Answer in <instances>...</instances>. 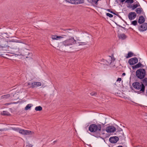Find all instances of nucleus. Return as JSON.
I'll return each instance as SVG.
<instances>
[{
  "label": "nucleus",
  "instance_id": "obj_1",
  "mask_svg": "<svg viewBox=\"0 0 147 147\" xmlns=\"http://www.w3.org/2000/svg\"><path fill=\"white\" fill-rule=\"evenodd\" d=\"M101 127L102 126L100 124H92L90 125L88 130L92 133V135L96 137L99 138L100 137L101 134H103L101 132Z\"/></svg>",
  "mask_w": 147,
  "mask_h": 147
},
{
  "label": "nucleus",
  "instance_id": "obj_2",
  "mask_svg": "<svg viewBox=\"0 0 147 147\" xmlns=\"http://www.w3.org/2000/svg\"><path fill=\"white\" fill-rule=\"evenodd\" d=\"M134 88L138 90H140V93H144L145 87L143 84H141L139 82H135L132 84Z\"/></svg>",
  "mask_w": 147,
  "mask_h": 147
},
{
  "label": "nucleus",
  "instance_id": "obj_3",
  "mask_svg": "<svg viewBox=\"0 0 147 147\" xmlns=\"http://www.w3.org/2000/svg\"><path fill=\"white\" fill-rule=\"evenodd\" d=\"M146 75V71L144 69H139L136 72V75L140 80L143 79Z\"/></svg>",
  "mask_w": 147,
  "mask_h": 147
},
{
  "label": "nucleus",
  "instance_id": "obj_4",
  "mask_svg": "<svg viewBox=\"0 0 147 147\" xmlns=\"http://www.w3.org/2000/svg\"><path fill=\"white\" fill-rule=\"evenodd\" d=\"M76 43V41L72 37L62 42L63 45L65 47L73 45Z\"/></svg>",
  "mask_w": 147,
  "mask_h": 147
},
{
  "label": "nucleus",
  "instance_id": "obj_5",
  "mask_svg": "<svg viewBox=\"0 0 147 147\" xmlns=\"http://www.w3.org/2000/svg\"><path fill=\"white\" fill-rule=\"evenodd\" d=\"M138 62V59L137 57L132 58L130 59L128 61V63L130 65H133L137 63Z\"/></svg>",
  "mask_w": 147,
  "mask_h": 147
},
{
  "label": "nucleus",
  "instance_id": "obj_6",
  "mask_svg": "<svg viewBox=\"0 0 147 147\" xmlns=\"http://www.w3.org/2000/svg\"><path fill=\"white\" fill-rule=\"evenodd\" d=\"M116 130V128L113 126L110 125L107 127L106 128V131L108 133L114 132Z\"/></svg>",
  "mask_w": 147,
  "mask_h": 147
},
{
  "label": "nucleus",
  "instance_id": "obj_7",
  "mask_svg": "<svg viewBox=\"0 0 147 147\" xmlns=\"http://www.w3.org/2000/svg\"><path fill=\"white\" fill-rule=\"evenodd\" d=\"M139 30L141 32H143L147 29V23H144L138 27Z\"/></svg>",
  "mask_w": 147,
  "mask_h": 147
},
{
  "label": "nucleus",
  "instance_id": "obj_8",
  "mask_svg": "<svg viewBox=\"0 0 147 147\" xmlns=\"http://www.w3.org/2000/svg\"><path fill=\"white\" fill-rule=\"evenodd\" d=\"M119 140L118 137L114 136L110 137L109 139V142L112 143H115Z\"/></svg>",
  "mask_w": 147,
  "mask_h": 147
},
{
  "label": "nucleus",
  "instance_id": "obj_9",
  "mask_svg": "<svg viewBox=\"0 0 147 147\" xmlns=\"http://www.w3.org/2000/svg\"><path fill=\"white\" fill-rule=\"evenodd\" d=\"M136 16V13L134 12H131L129 13L128 15L129 19L131 20L134 19Z\"/></svg>",
  "mask_w": 147,
  "mask_h": 147
},
{
  "label": "nucleus",
  "instance_id": "obj_10",
  "mask_svg": "<svg viewBox=\"0 0 147 147\" xmlns=\"http://www.w3.org/2000/svg\"><path fill=\"white\" fill-rule=\"evenodd\" d=\"M135 3H136V4H134L133 5H130L129 6H127V7L131 8L132 10H134L137 7L140 6V4L138 1H136Z\"/></svg>",
  "mask_w": 147,
  "mask_h": 147
},
{
  "label": "nucleus",
  "instance_id": "obj_11",
  "mask_svg": "<svg viewBox=\"0 0 147 147\" xmlns=\"http://www.w3.org/2000/svg\"><path fill=\"white\" fill-rule=\"evenodd\" d=\"M88 2L93 6L96 7L98 5V2L100 0H87Z\"/></svg>",
  "mask_w": 147,
  "mask_h": 147
},
{
  "label": "nucleus",
  "instance_id": "obj_12",
  "mask_svg": "<svg viewBox=\"0 0 147 147\" xmlns=\"http://www.w3.org/2000/svg\"><path fill=\"white\" fill-rule=\"evenodd\" d=\"M115 59L114 57L113 58L111 56H109L106 59L107 63L108 64H110L112 61H114L115 60Z\"/></svg>",
  "mask_w": 147,
  "mask_h": 147
},
{
  "label": "nucleus",
  "instance_id": "obj_13",
  "mask_svg": "<svg viewBox=\"0 0 147 147\" xmlns=\"http://www.w3.org/2000/svg\"><path fill=\"white\" fill-rule=\"evenodd\" d=\"M41 83L40 82H35L31 83L32 86L30 88H33L35 87H38L41 85Z\"/></svg>",
  "mask_w": 147,
  "mask_h": 147
},
{
  "label": "nucleus",
  "instance_id": "obj_14",
  "mask_svg": "<svg viewBox=\"0 0 147 147\" xmlns=\"http://www.w3.org/2000/svg\"><path fill=\"white\" fill-rule=\"evenodd\" d=\"M135 11L137 13L139 14H141L142 13H144V12L142 9L141 7L136 9L135 10Z\"/></svg>",
  "mask_w": 147,
  "mask_h": 147
},
{
  "label": "nucleus",
  "instance_id": "obj_15",
  "mask_svg": "<svg viewBox=\"0 0 147 147\" xmlns=\"http://www.w3.org/2000/svg\"><path fill=\"white\" fill-rule=\"evenodd\" d=\"M145 21V20L143 16H140L138 22L139 23L142 24L144 23Z\"/></svg>",
  "mask_w": 147,
  "mask_h": 147
},
{
  "label": "nucleus",
  "instance_id": "obj_16",
  "mask_svg": "<svg viewBox=\"0 0 147 147\" xmlns=\"http://www.w3.org/2000/svg\"><path fill=\"white\" fill-rule=\"evenodd\" d=\"M51 38L53 40H57L58 39L62 38H63V37L61 36H58L56 35H52Z\"/></svg>",
  "mask_w": 147,
  "mask_h": 147
},
{
  "label": "nucleus",
  "instance_id": "obj_17",
  "mask_svg": "<svg viewBox=\"0 0 147 147\" xmlns=\"http://www.w3.org/2000/svg\"><path fill=\"white\" fill-rule=\"evenodd\" d=\"M142 65V64L140 62H139L138 64L132 66V68L133 69H134L136 68H139L141 67Z\"/></svg>",
  "mask_w": 147,
  "mask_h": 147
},
{
  "label": "nucleus",
  "instance_id": "obj_18",
  "mask_svg": "<svg viewBox=\"0 0 147 147\" xmlns=\"http://www.w3.org/2000/svg\"><path fill=\"white\" fill-rule=\"evenodd\" d=\"M141 84H143L145 87L147 86V78H144L143 79H142Z\"/></svg>",
  "mask_w": 147,
  "mask_h": 147
},
{
  "label": "nucleus",
  "instance_id": "obj_19",
  "mask_svg": "<svg viewBox=\"0 0 147 147\" xmlns=\"http://www.w3.org/2000/svg\"><path fill=\"white\" fill-rule=\"evenodd\" d=\"M10 96V94H7L2 96L1 97V99H6L8 98Z\"/></svg>",
  "mask_w": 147,
  "mask_h": 147
},
{
  "label": "nucleus",
  "instance_id": "obj_20",
  "mask_svg": "<svg viewBox=\"0 0 147 147\" xmlns=\"http://www.w3.org/2000/svg\"><path fill=\"white\" fill-rule=\"evenodd\" d=\"M74 4H78L84 3V0H75Z\"/></svg>",
  "mask_w": 147,
  "mask_h": 147
},
{
  "label": "nucleus",
  "instance_id": "obj_21",
  "mask_svg": "<svg viewBox=\"0 0 147 147\" xmlns=\"http://www.w3.org/2000/svg\"><path fill=\"white\" fill-rule=\"evenodd\" d=\"M134 55V53L131 52H129L128 53L127 55L126 56V58H130Z\"/></svg>",
  "mask_w": 147,
  "mask_h": 147
},
{
  "label": "nucleus",
  "instance_id": "obj_22",
  "mask_svg": "<svg viewBox=\"0 0 147 147\" xmlns=\"http://www.w3.org/2000/svg\"><path fill=\"white\" fill-rule=\"evenodd\" d=\"M1 114L4 115L9 116L10 115L9 113L6 111H3L1 112Z\"/></svg>",
  "mask_w": 147,
  "mask_h": 147
},
{
  "label": "nucleus",
  "instance_id": "obj_23",
  "mask_svg": "<svg viewBox=\"0 0 147 147\" xmlns=\"http://www.w3.org/2000/svg\"><path fill=\"white\" fill-rule=\"evenodd\" d=\"M127 36L124 34H121L119 35V37L120 38L124 39L126 38Z\"/></svg>",
  "mask_w": 147,
  "mask_h": 147
},
{
  "label": "nucleus",
  "instance_id": "obj_24",
  "mask_svg": "<svg viewBox=\"0 0 147 147\" xmlns=\"http://www.w3.org/2000/svg\"><path fill=\"white\" fill-rule=\"evenodd\" d=\"M136 0H126L125 3L128 4H131L133 3Z\"/></svg>",
  "mask_w": 147,
  "mask_h": 147
},
{
  "label": "nucleus",
  "instance_id": "obj_25",
  "mask_svg": "<svg viewBox=\"0 0 147 147\" xmlns=\"http://www.w3.org/2000/svg\"><path fill=\"white\" fill-rule=\"evenodd\" d=\"M32 105L31 104H30L27 105L25 107V110H27L30 109L32 106Z\"/></svg>",
  "mask_w": 147,
  "mask_h": 147
},
{
  "label": "nucleus",
  "instance_id": "obj_26",
  "mask_svg": "<svg viewBox=\"0 0 147 147\" xmlns=\"http://www.w3.org/2000/svg\"><path fill=\"white\" fill-rule=\"evenodd\" d=\"M42 110V108L40 106L36 107L35 108V110L36 111H41Z\"/></svg>",
  "mask_w": 147,
  "mask_h": 147
},
{
  "label": "nucleus",
  "instance_id": "obj_27",
  "mask_svg": "<svg viewBox=\"0 0 147 147\" xmlns=\"http://www.w3.org/2000/svg\"><path fill=\"white\" fill-rule=\"evenodd\" d=\"M32 132L29 130H25V135H29L32 134Z\"/></svg>",
  "mask_w": 147,
  "mask_h": 147
},
{
  "label": "nucleus",
  "instance_id": "obj_28",
  "mask_svg": "<svg viewBox=\"0 0 147 147\" xmlns=\"http://www.w3.org/2000/svg\"><path fill=\"white\" fill-rule=\"evenodd\" d=\"M19 132L20 134L23 135H25V130L21 129L20 128Z\"/></svg>",
  "mask_w": 147,
  "mask_h": 147
},
{
  "label": "nucleus",
  "instance_id": "obj_29",
  "mask_svg": "<svg viewBox=\"0 0 147 147\" xmlns=\"http://www.w3.org/2000/svg\"><path fill=\"white\" fill-rule=\"evenodd\" d=\"M11 129L13 131L19 132L20 128L18 127H11Z\"/></svg>",
  "mask_w": 147,
  "mask_h": 147
},
{
  "label": "nucleus",
  "instance_id": "obj_30",
  "mask_svg": "<svg viewBox=\"0 0 147 147\" xmlns=\"http://www.w3.org/2000/svg\"><path fill=\"white\" fill-rule=\"evenodd\" d=\"M88 42V41L84 42H79L78 43L80 44V45H86L87 44Z\"/></svg>",
  "mask_w": 147,
  "mask_h": 147
},
{
  "label": "nucleus",
  "instance_id": "obj_31",
  "mask_svg": "<svg viewBox=\"0 0 147 147\" xmlns=\"http://www.w3.org/2000/svg\"><path fill=\"white\" fill-rule=\"evenodd\" d=\"M67 2L70 3L72 4H74L75 0H65Z\"/></svg>",
  "mask_w": 147,
  "mask_h": 147
},
{
  "label": "nucleus",
  "instance_id": "obj_32",
  "mask_svg": "<svg viewBox=\"0 0 147 147\" xmlns=\"http://www.w3.org/2000/svg\"><path fill=\"white\" fill-rule=\"evenodd\" d=\"M131 24L134 26H136L138 24L136 20H134L132 22Z\"/></svg>",
  "mask_w": 147,
  "mask_h": 147
},
{
  "label": "nucleus",
  "instance_id": "obj_33",
  "mask_svg": "<svg viewBox=\"0 0 147 147\" xmlns=\"http://www.w3.org/2000/svg\"><path fill=\"white\" fill-rule=\"evenodd\" d=\"M28 55H30V57H28V56H26V55H26V54H25L24 55L25 56V57H26V58H31V57L32 56V53H29V52H28Z\"/></svg>",
  "mask_w": 147,
  "mask_h": 147
},
{
  "label": "nucleus",
  "instance_id": "obj_34",
  "mask_svg": "<svg viewBox=\"0 0 147 147\" xmlns=\"http://www.w3.org/2000/svg\"><path fill=\"white\" fill-rule=\"evenodd\" d=\"M106 15L110 18H112L113 16V15L109 13H106Z\"/></svg>",
  "mask_w": 147,
  "mask_h": 147
},
{
  "label": "nucleus",
  "instance_id": "obj_35",
  "mask_svg": "<svg viewBox=\"0 0 147 147\" xmlns=\"http://www.w3.org/2000/svg\"><path fill=\"white\" fill-rule=\"evenodd\" d=\"M90 95L92 96H96L97 94V93L96 92H92L90 93Z\"/></svg>",
  "mask_w": 147,
  "mask_h": 147
},
{
  "label": "nucleus",
  "instance_id": "obj_36",
  "mask_svg": "<svg viewBox=\"0 0 147 147\" xmlns=\"http://www.w3.org/2000/svg\"><path fill=\"white\" fill-rule=\"evenodd\" d=\"M117 133L118 135L120 134L121 135L123 136L124 135L123 132L122 131H117Z\"/></svg>",
  "mask_w": 147,
  "mask_h": 147
},
{
  "label": "nucleus",
  "instance_id": "obj_37",
  "mask_svg": "<svg viewBox=\"0 0 147 147\" xmlns=\"http://www.w3.org/2000/svg\"><path fill=\"white\" fill-rule=\"evenodd\" d=\"M107 11H108L112 13L113 14H115V13H114L113 11H111V10L110 9H107Z\"/></svg>",
  "mask_w": 147,
  "mask_h": 147
},
{
  "label": "nucleus",
  "instance_id": "obj_38",
  "mask_svg": "<svg viewBox=\"0 0 147 147\" xmlns=\"http://www.w3.org/2000/svg\"><path fill=\"white\" fill-rule=\"evenodd\" d=\"M32 144H29L26 145V147H32Z\"/></svg>",
  "mask_w": 147,
  "mask_h": 147
},
{
  "label": "nucleus",
  "instance_id": "obj_39",
  "mask_svg": "<svg viewBox=\"0 0 147 147\" xmlns=\"http://www.w3.org/2000/svg\"><path fill=\"white\" fill-rule=\"evenodd\" d=\"M16 52V53L15 54L16 55H20L21 54L20 52L19 51H18V52Z\"/></svg>",
  "mask_w": 147,
  "mask_h": 147
},
{
  "label": "nucleus",
  "instance_id": "obj_40",
  "mask_svg": "<svg viewBox=\"0 0 147 147\" xmlns=\"http://www.w3.org/2000/svg\"><path fill=\"white\" fill-rule=\"evenodd\" d=\"M121 78H118L117 80V81H119V82L121 81Z\"/></svg>",
  "mask_w": 147,
  "mask_h": 147
},
{
  "label": "nucleus",
  "instance_id": "obj_41",
  "mask_svg": "<svg viewBox=\"0 0 147 147\" xmlns=\"http://www.w3.org/2000/svg\"><path fill=\"white\" fill-rule=\"evenodd\" d=\"M66 30H69V31H74V30L72 29H66Z\"/></svg>",
  "mask_w": 147,
  "mask_h": 147
},
{
  "label": "nucleus",
  "instance_id": "obj_42",
  "mask_svg": "<svg viewBox=\"0 0 147 147\" xmlns=\"http://www.w3.org/2000/svg\"><path fill=\"white\" fill-rule=\"evenodd\" d=\"M30 84H31V83H30V82H28V86L30 85Z\"/></svg>",
  "mask_w": 147,
  "mask_h": 147
},
{
  "label": "nucleus",
  "instance_id": "obj_43",
  "mask_svg": "<svg viewBox=\"0 0 147 147\" xmlns=\"http://www.w3.org/2000/svg\"><path fill=\"white\" fill-rule=\"evenodd\" d=\"M122 28H123V29H124L125 30L126 29V28H125L123 27H122Z\"/></svg>",
  "mask_w": 147,
  "mask_h": 147
},
{
  "label": "nucleus",
  "instance_id": "obj_44",
  "mask_svg": "<svg viewBox=\"0 0 147 147\" xmlns=\"http://www.w3.org/2000/svg\"><path fill=\"white\" fill-rule=\"evenodd\" d=\"M125 73H124L122 74L123 76H125Z\"/></svg>",
  "mask_w": 147,
  "mask_h": 147
},
{
  "label": "nucleus",
  "instance_id": "obj_45",
  "mask_svg": "<svg viewBox=\"0 0 147 147\" xmlns=\"http://www.w3.org/2000/svg\"><path fill=\"white\" fill-rule=\"evenodd\" d=\"M145 95H146V96H147V90H146V92Z\"/></svg>",
  "mask_w": 147,
  "mask_h": 147
},
{
  "label": "nucleus",
  "instance_id": "obj_46",
  "mask_svg": "<svg viewBox=\"0 0 147 147\" xmlns=\"http://www.w3.org/2000/svg\"><path fill=\"white\" fill-rule=\"evenodd\" d=\"M3 131V130L2 129H0V131Z\"/></svg>",
  "mask_w": 147,
  "mask_h": 147
},
{
  "label": "nucleus",
  "instance_id": "obj_47",
  "mask_svg": "<svg viewBox=\"0 0 147 147\" xmlns=\"http://www.w3.org/2000/svg\"><path fill=\"white\" fill-rule=\"evenodd\" d=\"M118 26H119V27H121V28H122V26H120V25H118Z\"/></svg>",
  "mask_w": 147,
  "mask_h": 147
},
{
  "label": "nucleus",
  "instance_id": "obj_48",
  "mask_svg": "<svg viewBox=\"0 0 147 147\" xmlns=\"http://www.w3.org/2000/svg\"><path fill=\"white\" fill-rule=\"evenodd\" d=\"M117 147H123L121 146H118Z\"/></svg>",
  "mask_w": 147,
  "mask_h": 147
},
{
  "label": "nucleus",
  "instance_id": "obj_49",
  "mask_svg": "<svg viewBox=\"0 0 147 147\" xmlns=\"http://www.w3.org/2000/svg\"><path fill=\"white\" fill-rule=\"evenodd\" d=\"M115 15H117V16H119V14H115Z\"/></svg>",
  "mask_w": 147,
  "mask_h": 147
},
{
  "label": "nucleus",
  "instance_id": "obj_50",
  "mask_svg": "<svg viewBox=\"0 0 147 147\" xmlns=\"http://www.w3.org/2000/svg\"><path fill=\"white\" fill-rule=\"evenodd\" d=\"M144 65H142L141 66V67H144Z\"/></svg>",
  "mask_w": 147,
  "mask_h": 147
},
{
  "label": "nucleus",
  "instance_id": "obj_51",
  "mask_svg": "<svg viewBox=\"0 0 147 147\" xmlns=\"http://www.w3.org/2000/svg\"><path fill=\"white\" fill-rule=\"evenodd\" d=\"M118 17H119V18H121V16L120 15L119 16H118Z\"/></svg>",
  "mask_w": 147,
  "mask_h": 147
},
{
  "label": "nucleus",
  "instance_id": "obj_52",
  "mask_svg": "<svg viewBox=\"0 0 147 147\" xmlns=\"http://www.w3.org/2000/svg\"><path fill=\"white\" fill-rule=\"evenodd\" d=\"M118 17H119V18H121V16L120 15L119 16H118Z\"/></svg>",
  "mask_w": 147,
  "mask_h": 147
},
{
  "label": "nucleus",
  "instance_id": "obj_53",
  "mask_svg": "<svg viewBox=\"0 0 147 147\" xmlns=\"http://www.w3.org/2000/svg\"><path fill=\"white\" fill-rule=\"evenodd\" d=\"M67 32H69V33H71L72 32H69V31H67Z\"/></svg>",
  "mask_w": 147,
  "mask_h": 147
},
{
  "label": "nucleus",
  "instance_id": "obj_54",
  "mask_svg": "<svg viewBox=\"0 0 147 147\" xmlns=\"http://www.w3.org/2000/svg\"><path fill=\"white\" fill-rule=\"evenodd\" d=\"M129 28L132 29V30H133V29H132L131 28Z\"/></svg>",
  "mask_w": 147,
  "mask_h": 147
},
{
  "label": "nucleus",
  "instance_id": "obj_55",
  "mask_svg": "<svg viewBox=\"0 0 147 147\" xmlns=\"http://www.w3.org/2000/svg\"><path fill=\"white\" fill-rule=\"evenodd\" d=\"M121 136V135H119V137H120V136Z\"/></svg>",
  "mask_w": 147,
  "mask_h": 147
},
{
  "label": "nucleus",
  "instance_id": "obj_56",
  "mask_svg": "<svg viewBox=\"0 0 147 147\" xmlns=\"http://www.w3.org/2000/svg\"><path fill=\"white\" fill-rule=\"evenodd\" d=\"M144 106V107H147V106Z\"/></svg>",
  "mask_w": 147,
  "mask_h": 147
},
{
  "label": "nucleus",
  "instance_id": "obj_57",
  "mask_svg": "<svg viewBox=\"0 0 147 147\" xmlns=\"http://www.w3.org/2000/svg\"><path fill=\"white\" fill-rule=\"evenodd\" d=\"M1 47L2 48H3V46H1Z\"/></svg>",
  "mask_w": 147,
  "mask_h": 147
}]
</instances>
